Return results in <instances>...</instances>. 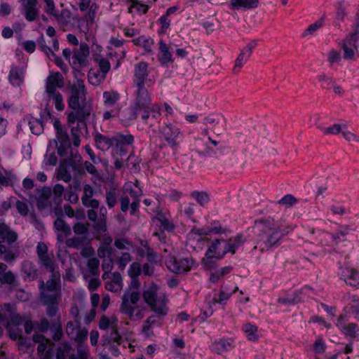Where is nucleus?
Wrapping results in <instances>:
<instances>
[{
  "instance_id": "obj_1",
  "label": "nucleus",
  "mask_w": 359,
  "mask_h": 359,
  "mask_svg": "<svg viewBox=\"0 0 359 359\" xmlns=\"http://www.w3.org/2000/svg\"><path fill=\"white\" fill-rule=\"evenodd\" d=\"M67 88L70 93L67 100L68 107L72 109L67 114V122L69 124L77 122L86 128V121L93 111V106L91 102L86 101L87 89L84 81L78 79Z\"/></svg>"
},
{
  "instance_id": "obj_2",
  "label": "nucleus",
  "mask_w": 359,
  "mask_h": 359,
  "mask_svg": "<svg viewBox=\"0 0 359 359\" xmlns=\"http://www.w3.org/2000/svg\"><path fill=\"white\" fill-rule=\"evenodd\" d=\"M64 191V187L60 184H55L53 189L46 186L36 189L37 196H35L34 199L38 210L51 209L53 204L54 209L58 208L62 202Z\"/></svg>"
},
{
  "instance_id": "obj_3",
  "label": "nucleus",
  "mask_w": 359,
  "mask_h": 359,
  "mask_svg": "<svg viewBox=\"0 0 359 359\" xmlns=\"http://www.w3.org/2000/svg\"><path fill=\"white\" fill-rule=\"evenodd\" d=\"M135 97L133 101V114L136 118L142 109H150L151 96L145 86H136Z\"/></svg>"
},
{
  "instance_id": "obj_4",
  "label": "nucleus",
  "mask_w": 359,
  "mask_h": 359,
  "mask_svg": "<svg viewBox=\"0 0 359 359\" xmlns=\"http://www.w3.org/2000/svg\"><path fill=\"white\" fill-rule=\"evenodd\" d=\"M61 293L55 292L47 294L44 292L41 293V299L44 305L47 306L46 313L48 317H54L58 311L57 305L60 301Z\"/></svg>"
},
{
  "instance_id": "obj_5",
  "label": "nucleus",
  "mask_w": 359,
  "mask_h": 359,
  "mask_svg": "<svg viewBox=\"0 0 359 359\" xmlns=\"http://www.w3.org/2000/svg\"><path fill=\"white\" fill-rule=\"evenodd\" d=\"M65 86V79L59 72H52L46 80V93L53 94L57 93V88H62Z\"/></svg>"
},
{
  "instance_id": "obj_6",
  "label": "nucleus",
  "mask_w": 359,
  "mask_h": 359,
  "mask_svg": "<svg viewBox=\"0 0 359 359\" xmlns=\"http://www.w3.org/2000/svg\"><path fill=\"white\" fill-rule=\"evenodd\" d=\"M140 294L138 292H126L122 297V302L121 305V311L127 314L131 318L135 311V307L129 305V300L132 304H136L139 301Z\"/></svg>"
},
{
  "instance_id": "obj_7",
  "label": "nucleus",
  "mask_w": 359,
  "mask_h": 359,
  "mask_svg": "<svg viewBox=\"0 0 359 359\" xmlns=\"http://www.w3.org/2000/svg\"><path fill=\"white\" fill-rule=\"evenodd\" d=\"M89 47L86 43H81L79 49H76L73 55V65L75 68H83L88 65Z\"/></svg>"
},
{
  "instance_id": "obj_8",
  "label": "nucleus",
  "mask_w": 359,
  "mask_h": 359,
  "mask_svg": "<svg viewBox=\"0 0 359 359\" xmlns=\"http://www.w3.org/2000/svg\"><path fill=\"white\" fill-rule=\"evenodd\" d=\"M144 302L151 307L152 311L158 314L165 316L167 313L165 304L162 302L159 305L156 304V293L152 290L144 291L142 294Z\"/></svg>"
},
{
  "instance_id": "obj_9",
  "label": "nucleus",
  "mask_w": 359,
  "mask_h": 359,
  "mask_svg": "<svg viewBox=\"0 0 359 359\" xmlns=\"http://www.w3.org/2000/svg\"><path fill=\"white\" fill-rule=\"evenodd\" d=\"M22 2V9L25 19L29 22L36 20L39 14L38 0H24Z\"/></svg>"
},
{
  "instance_id": "obj_10",
  "label": "nucleus",
  "mask_w": 359,
  "mask_h": 359,
  "mask_svg": "<svg viewBox=\"0 0 359 359\" xmlns=\"http://www.w3.org/2000/svg\"><path fill=\"white\" fill-rule=\"evenodd\" d=\"M166 265L167 268L175 273L187 272L191 268V263L187 258L177 261L175 257H170Z\"/></svg>"
},
{
  "instance_id": "obj_11",
  "label": "nucleus",
  "mask_w": 359,
  "mask_h": 359,
  "mask_svg": "<svg viewBox=\"0 0 359 359\" xmlns=\"http://www.w3.org/2000/svg\"><path fill=\"white\" fill-rule=\"evenodd\" d=\"M148 64L140 62L135 66L133 82L135 86H145V81L149 75Z\"/></svg>"
},
{
  "instance_id": "obj_12",
  "label": "nucleus",
  "mask_w": 359,
  "mask_h": 359,
  "mask_svg": "<svg viewBox=\"0 0 359 359\" xmlns=\"http://www.w3.org/2000/svg\"><path fill=\"white\" fill-rule=\"evenodd\" d=\"M46 289L48 291L60 292V275L59 272H52L51 277L47 280L46 285L43 280L40 283V289Z\"/></svg>"
},
{
  "instance_id": "obj_13",
  "label": "nucleus",
  "mask_w": 359,
  "mask_h": 359,
  "mask_svg": "<svg viewBox=\"0 0 359 359\" xmlns=\"http://www.w3.org/2000/svg\"><path fill=\"white\" fill-rule=\"evenodd\" d=\"M94 140L97 147L102 150L106 151L115 144V138H109L107 136L96 133L94 135Z\"/></svg>"
},
{
  "instance_id": "obj_14",
  "label": "nucleus",
  "mask_w": 359,
  "mask_h": 359,
  "mask_svg": "<svg viewBox=\"0 0 359 359\" xmlns=\"http://www.w3.org/2000/svg\"><path fill=\"white\" fill-rule=\"evenodd\" d=\"M58 144H57V151L59 156L63 157L67 156V149L71 147V142L69 135L67 133L57 135Z\"/></svg>"
},
{
  "instance_id": "obj_15",
  "label": "nucleus",
  "mask_w": 359,
  "mask_h": 359,
  "mask_svg": "<svg viewBox=\"0 0 359 359\" xmlns=\"http://www.w3.org/2000/svg\"><path fill=\"white\" fill-rule=\"evenodd\" d=\"M179 133L180 132L177 128L170 126H166L163 129L164 138L168 144L172 147L177 146L178 144L176 141V138L177 137Z\"/></svg>"
},
{
  "instance_id": "obj_16",
  "label": "nucleus",
  "mask_w": 359,
  "mask_h": 359,
  "mask_svg": "<svg viewBox=\"0 0 359 359\" xmlns=\"http://www.w3.org/2000/svg\"><path fill=\"white\" fill-rule=\"evenodd\" d=\"M259 0H231L230 6L232 9H253L258 7Z\"/></svg>"
},
{
  "instance_id": "obj_17",
  "label": "nucleus",
  "mask_w": 359,
  "mask_h": 359,
  "mask_svg": "<svg viewBox=\"0 0 359 359\" xmlns=\"http://www.w3.org/2000/svg\"><path fill=\"white\" fill-rule=\"evenodd\" d=\"M159 44V50L161 52V55H158V60L163 65H167L170 62H172V55L169 51V47L168 45L162 40H161L158 43Z\"/></svg>"
},
{
  "instance_id": "obj_18",
  "label": "nucleus",
  "mask_w": 359,
  "mask_h": 359,
  "mask_svg": "<svg viewBox=\"0 0 359 359\" xmlns=\"http://www.w3.org/2000/svg\"><path fill=\"white\" fill-rule=\"evenodd\" d=\"M17 233L11 231L9 226H0V243L5 241L8 243H12L17 240Z\"/></svg>"
},
{
  "instance_id": "obj_19",
  "label": "nucleus",
  "mask_w": 359,
  "mask_h": 359,
  "mask_svg": "<svg viewBox=\"0 0 359 359\" xmlns=\"http://www.w3.org/2000/svg\"><path fill=\"white\" fill-rule=\"evenodd\" d=\"M264 233L267 236V241L271 245L276 244L281 237L278 226H268Z\"/></svg>"
},
{
  "instance_id": "obj_20",
  "label": "nucleus",
  "mask_w": 359,
  "mask_h": 359,
  "mask_svg": "<svg viewBox=\"0 0 359 359\" xmlns=\"http://www.w3.org/2000/svg\"><path fill=\"white\" fill-rule=\"evenodd\" d=\"M54 17L60 27H63L64 29L70 24L72 19V13L68 9H62L60 14L57 12L56 15H54Z\"/></svg>"
},
{
  "instance_id": "obj_21",
  "label": "nucleus",
  "mask_w": 359,
  "mask_h": 359,
  "mask_svg": "<svg viewBox=\"0 0 359 359\" xmlns=\"http://www.w3.org/2000/svg\"><path fill=\"white\" fill-rule=\"evenodd\" d=\"M122 341V337L118 333L117 325L115 324L111 325L110 336L104 340L102 345H110L111 342H116L117 345H121Z\"/></svg>"
},
{
  "instance_id": "obj_22",
  "label": "nucleus",
  "mask_w": 359,
  "mask_h": 359,
  "mask_svg": "<svg viewBox=\"0 0 359 359\" xmlns=\"http://www.w3.org/2000/svg\"><path fill=\"white\" fill-rule=\"evenodd\" d=\"M106 75L99 70H94L90 69L88 74V78L90 83L94 86H98L103 80H104Z\"/></svg>"
},
{
  "instance_id": "obj_23",
  "label": "nucleus",
  "mask_w": 359,
  "mask_h": 359,
  "mask_svg": "<svg viewBox=\"0 0 359 359\" xmlns=\"http://www.w3.org/2000/svg\"><path fill=\"white\" fill-rule=\"evenodd\" d=\"M118 191L116 188H110L105 193L106 203L109 208H114L118 202Z\"/></svg>"
},
{
  "instance_id": "obj_24",
  "label": "nucleus",
  "mask_w": 359,
  "mask_h": 359,
  "mask_svg": "<svg viewBox=\"0 0 359 359\" xmlns=\"http://www.w3.org/2000/svg\"><path fill=\"white\" fill-rule=\"evenodd\" d=\"M60 316L54 320H51V329H55V332L53 336V339L55 341H59L61 340L63 336L62 327L60 320Z\"/></svg>"
},
{
  "instance_id": "obj_25",
  "label": "nucleus",
  "mask_w": 359,
  "mask_h": 359,
  "mask_svg": "<svg viewBox=\"0 0 359 359\" xmlns=\"http://www.w3.org/2000/svg\"><path fill=\"white\" fill-rule=\"evenodd\" d=\"M141 111H144L143 114L142 115V118L144 121L150 119L151 126H153L161 116L159 111H155L151 107L150 109H142Z\"/></svg>"
},
{
  "instance_id": "obj_26",
  "label": "nucleus",
  "mask_w": 359,
  "mask_h": 359,
  "mask_svg": "<svg viewBox=\"0 0 359 359\" xmlns=\"http://www.w3.org/2000/svg\"><path fill=\"white\" fill-rule=\"evenodd\" d=\"M47 97L48 100H53L55 109L57 110L62 111L65 109L63 96L60 92L54 93L53 94H47Z\"/></svg>"
},
{
  "instance_id": "obj_27",
  "label": "nucleus",
  "mask_w": 359,
  "mask_h": 359,
  "mask_svg": "<svg viewBox=\"0 0 359 359\" xmlns=\"http://www.w3.org/2000/svg\"><path fill=\"white\" fill-rule=\"evenodd\" d=\"M135 45L143 47L146 51L151 52V47L154 42L150 39H147L145 36H141L133 40Z\"/></svg>"
},
{
  "instance_id": "obj_28",
  "label": "nucleus",
  "mask_w": 359,
  "mask_h": 359,
  "mask_svg": "<svg viewBox=\"0 0 359 359\" xmlns=\"http://www.w3.org/2000/svg\"><path fill=\"white\" fill-rule=\"evenodd\" d=\"M342 49L344 50V57L345 59H353L355 55V49L353 46V44H351V39L349 38L346 39L343 41Z\"/></svg>"
},
{
  "instance_id": "obj_29",
  "label": "nucleus",
  "mask_w": 359,
  "mask_h": 359,
  "mask_svg": "<svg viewBox=\"0 0 359 359\" xmlns=\"http://www.w3.org/2000/svg\"><path fill=\"white\" fill-rule=\"evenodd\" d=\"M131 5L128 8V12L132 13L133 9L135 8L139 14H145L149 10V6L142 4L138 0H130Z\"/></svg>"
},
{
  "instance_id": "obj_30",
  "label": "nucleus",
  "mask_w": 359,
  "mask_h": 359,
  "mask_svg": "<svg viewBox=\"0 0 359 359\" xmlns=\"http://www.w3.org/2000/svg\"><path fill=\"white\" fill-rule=\"evenodd\" d=\"M231 270V266H225L221 270L216 271L210 274V280L212 283H217L223 276L229 273Z\"/></svg>"
},
{
  "instance_id": "obj_31",
  "label": "nucleus",
  "mask_w": 359,
  "mask_h": 359,
  "mask_svg": "<svg viewBox=\"0 0 359 359\" xmlns=\"http://www.w3.org/2000/svg\"><path fill=\"white\" fill-rule=\"evenodd\" d=\"M92 238L88 239L86 235H84L81 238L74 237L68 238L66 241V245L69 248H78L81 244L85 243L87 240L90 241Z\"/></svg>"
},
{
  "instance_id": "obj_32",
  "label": "nucleus",
  "mask_w": 359,
  "mask_h": 359,
  "mask_svg": "<svg viewBox=\"0 0 359 359\" xmlns=\"http://www.w3.org/2000/svg\"><path fill=\"white\" fill-rule=\"evenodd\" d=\"M243 330L248 334L249 340L257 341L258 339V336L256 334L257 331V326L251 323H246L243 325Z\"/></svg>"
},
{
  "instance_id": "obj_33",
  "label": "nucleus",
  "mask_w": 359,
  "mask_h": 359,
  "mask_svg": "<svg viewBox=\"0 0 359 359\" xmlns=\"http://www.w3.org/2000/svg\"><path fill=\"white\" fill-rule=\"evenodd\" d=\"M115 143L116 146L130 145L134 141V137L132 135H117V137L115 138Z\"/></svg>"
},
{
  "instance_id": "obj_34",
  "label": "nucleus",
  "mask_w": 359,
  "mask_h": 359,
  "mask_svg": "<svg viewBox=\"0 0 359 359\" xmlns=\"http://www.w3.org/2000/svg\"><path fill=\"white\" fill-rule=\"evenodd\" d=\"M29 128L33 134L40 135L43 130V122L39 119H32L29 122Z\"/></svg>"
},
{
  "instance_id": "obj_35",
  "label": "nucleus",
  "mask_w": 359,
  "mask_h": 359,
  "mask_svg": "<svg viewBox=\"0 0 359 359\" xmlns=\"http://www.w3.org/2000/svg\"><path fill=\"white\" fill-rule=\"evenodd\" d=\"M103 97L104 98V104L111 106L119 100V94L116 92H104Z\"/></svg>"
},
{
  "instance_id": "obj_36",
  "label": "nucleus",
  "mask_w": 359,
  "mask_h": 359,
  "mask_svg": "<svg viewBox=\"0 0 359 359\" xmlns=\"http://www.w3.org/2000/svg\"><path fill=\"white\" fill-rule=\"evenodd\" d=\"M100 261L96 257L90 258L87 263V266L93 276L99 274Z\"/></svg>"
},
{
  "instance_id": "obj_37",
  "label": "nucleus",
  "mask_w": 359,
  "mask_h": 359,
  "mask_svg": "<svg viewBox=\"0 0 359 359\" xmlns=\"http://www.w3.org/2000/svg\"><path fill=\"white\" fill-rule=\"evenodd\" d=\"M220 239H215L212 245L209 247L205 253V257L207 259H216V257L218 255L217 253V246L220 243Z\"/></svg>"
},
{
  "instance_id": "obj_38",
  "label": "nucleus",
  "mask_w": 359,
  "mask_h": 359,
  "mask_svg": "<svg viewBox=\"0 0 359 359\" xmlns=\"http://www.w3.org/2000/svg\"><path fill=\"white\" fill-rule=\"evenodd\" d=\"M233 241L232 238H229L227 241V244L225 247L224 250L222 253L218 252V255L216 257V259H220L224 257V256L228 252H231L232 254H235L236 252V248L238 246L236 243H231Z\"/></svg>"
},
{
  "instance_id": "obj_39",
  "label": "nucleus",
  "mask_w": 359,
  "mask_h": 359,
  "mask_svg": "<svg viewBox=\"0 0 359 359\" xmlns=\"http://www.w3.org/2000/svg\"><path fill=\"white\" fill-rule=\"evenodd\" d=\"M127 166L133 170L134 172H138L140 170V160L135 157L134 155L130 154L126 160Z\"/></svg>"
},
{
  "instance_id": "obj_40",
  "label": "nucleus",
  "mask_w": 359,
  "mask_h": 359,
  "mask_svg": "<svg viewBox=\"0 0 359 359\" xmlns=\"http://www.w3.org/2000/svg\"><path fill=\"white\" fill-rule=\"evenodd\" d=\"M191 196L197 200L198 203L203 206L209 201V196L206 192L194 191L191 193Z\"/></svg>"
},
{
  "instance_id": "obj_41",
  "label": "nucleus",
  "mask_w": 359,
  "mask_h": 359,
  "mask_svg": "<svg viewBox=\"0 0 359 359\" xmlns=\"http://www.w3.org/2000/svg\"><path fill=\"white\" fill-rule=\"evenodd\" d=\"M88 330L86 328L81 329L79 327L77 333L75 337L73 336L74 341L77 343V345H83L84 341L87 339Z\"/></svg>"
},
{
  "instance_id": "obj_42",
  "label": "nucleus",
  "mask_w": 359,
  "mask_h": 359,
  "mask_svg": "<svg viewBox=\"0 0 359 359\" xmlns=\"http://www.w3.org/2000/svg\"><path fill=\"white\" fill-rule=\"evenodd\" d=\"M350 273L348 276V283L351 286L355 287L359 285V273L355 269H347Z\"/></svg>"
},
{
  "instance_id": "obj_43",
  "label": "nucleus",
  "mask_w": 359,
  "mask_h": 359,
  "mask_svg": "<svg viewBox=\"0 0 359 359\" xmlns=\"http://www.w3.org/2000/svg\"><path fill=\"white\" fill-rule=\"evenodd\" d=\"M80 127H83L85 128L84 126H79L78 124V126L76 127H73L72 129H71V135L72 136V142H73V144L76 147H78L79 145H80V142H81V140H80V133H81V128Z\"/></svg>"
},
{
  "instance_id": "obj_44",
  "label": "nucleus",
  "mask_w": 359,
  "mask_h": 359,
  "mask_svg": "<svg viewBox=\"0 0 359 359\" xmlns=\"http://www.w3.org/2000/svg\"><path fill=\"white\" fill-rule=\"evenodd\" d=\"M56 229L61 232L57 234V239L60 242H62L65 237L72 233L70 226H56Z\"/></svg>"
},
{
  "instance_id": "obj_45",
  "label": "nucleus",
  "mask_w": 359,
  "mask_h": 359,
  "mask_svg": "<svg viewBox=\"0 0 359 359\" xmlns=\"http://www.w3.org/2000/svg\"><path fill=\"white\" fill-rule=\"evenodd\" d=\"M343 128H347L346 125L334 124L333 126L328 127L324 130V133L327 135H338L341 133Z\"/></svg>"
},
{
  "instance_id": "obj_46",
  "label": "nucleus",
  "mask_w": 359,
  "mask_h": 359,
  "mask_svg": "<svg viewBox=\"0 0 359 359\" xmlns=\"http://www.w3.org/2000/svg\"><path fill=\"white\" fill-rule=\"evenodd\" d=\"M23 270L26 277L29 280H35L38 276L37 270L32 269L31 264L24 265Z\"/></svg>"
},
{
  "instance_id": "obj_47",
  "label": "nucleus",
  "mask_w": 359,
  "mask_h": 359,
  "mask_svg": "<svg viewBox=\"0 0 359 359\" xmlns=\"http://www.w3.org/2000/svg\"><path fill=\"white\" fill-rule=\"evenodd\" d=\"M297 200L291 194H287L283 197L279 201L278 204L285 205L287 207H291L297 203Z\"/></svg>"
},
{
  "instance_id": "obj_48",
  "label": "nucleus",
  "mask_w": 359,
  "mask_h": 359,
  "mask_svg": "<svg viewBox=\"0 0 359 359\" xmlns=\"http://www.w3.org/2000/svg\"><path fill=\"white\" fill-rule=\"evenodd\" d=\"M245 53L244 51H241L238 55L237 59L236 60L235 65L233 67L234 72H238L240 69L242 68L243 64L247 61L245 58Z\"/></svg>"
},
{
  "instance_id": "obj_49",
  "label": "nucleus",
  "mask_w": 359,
  "mask_h": 359,
  "mask_svg": "<svg viewBox=\"0 0 359 359\" xmlns=\"http://www.w3.org/2000/svg\"><path fill=\"white\" fill-rule=\"evenodd\" d=\"M39 259L41 261L42 264L49 271L52 272H55V264L51 260L48 255H45L44 257H39Z\"/></svg>"
},
{
  "instance_id": "obj_50",
  "label": "nucleus",
  "mask_w": 359,
  "mask_h": 359,
  "mask_svg": "<svg viewBox=\"0 0 359 359\" xmlns=\"http://www.w3.org/2000/svg\"><path fill=\"white\" fill-rule=\"evenodd\" d=\"M9 79L13 84L20 85L22 77L17 69H12L10 72Z\"/></svg>"
},
{
  "instance_id": "obj_51",
  "label": "nucleus",
  "mask_w": 359,
  "mask_h": 359,
  "mask_svg": "<svg viewBox=\"0 0 359 359\" xmlns=\"http://www.w3.org/2000/svg\"><path fill=\"white\" fill-rule=\"evenodd\" d=\"M343 137L348 142H359L358 137L347 128H343L341 131Z\"/></svg>"
},
{
  "instance_id": "obj_52",
  "label": "nucleus",
  "mask_w": 359,
  "mask_h": 359,
  "mask_svg": "<svg viewBox=\"0 0 359 359\" xmlns=\"http://www.w3.org/2000/svg\"><path fill=\"white\" fill-rule=\"evenodd\" d=\"M131 278H137L141 273V266L138 262H133L130 267L128 271Z\"/></svg>"
},
{
  "instance_id": "obj_53",
  "label": "nucleus",
  "mask_w": 359,
  "mask_h": 359,
  "mask_svg": "<svg viewBox=\"0 0 359 359\" xmlns=\"http://www.w3.org/2000/svg\"><path fill=\"white\" fill-rule=\"evenodd\" d=\"M15 276L11 271H8L4 273V274L0 276V283L1 284H13L15 282Z\"/></svg>"
},
{
  "instance_id": "obj_54",
  "label": "nucleus",
  "mask_w": 359,
  "mask_h": 359,
  "mask_svg": "<svg viewBox=\"0 0 359 359\" xmlns=\"http://www.w3.org/2000/svg\"><path fill=\"white\" fill-rule=\"evenodd\" d=\"M32 340L36 344H40L43 342H46L50 347H53L55 344L49 339H47L44 335L40 334H34L32 337Z\"/></svg>"
},
{
  "instance_id": "obj_55",
  "label": "nucleus",
  "mask_w": 359,
  "mask_h": 359,
  "mask_svg": "<svg viewBox=\"0 0 359 359\" xmlns=\"http://www.w3.org/2000/svg\"><path fill=\"white\" fill-rule=\"evenodd\" d=\"M357 325L355 323H349L348 325L344 326L343 329L344 330V334L346 335H348L352 338H355L357 337L356 333Z\"/></svg>"
},
{
  "instance_id": "obj_56",
  "label": "nucleus",
  "mask_w": 359,
  "mask_h": 359,
  "mask_svg": "<svg viewBox=\"0 0 359 359\" xmlns=\"http://www.w3.org/2000/svg\"><path fill=\"white\" fill-rule=\"evenodd\" d=\"M98 62V65L100 72L104 73L105 75L110 69V63L109 61L106 58H101L100 60H97Z\"/></svg>"
},
{
  "instance_id": "obj_57",
  "label": "nucleus",
  "mask_w": 359,
  "mask_h": 359,
  "mask_svg": "<svg viewBox=\"0 0 359 359\" xmlns=\"http://www.w3.org/2000/svg\"><path fill=\"white\" fill-rule=\"evenodd\" d=\"M323 25V18H320L317 22L313 24L310 25L307 29L305 32L304 35L306 34H312L314 32H316L318 29L320 28Z\"/></svg>"
},
{
  "instance_id": "obj_58",
  "label": "nucleus",
  "mask_w": 359,
  "mask_h": 359,
  "mask_svg": "<svg viewBox=\"0 0 359 359\" xmlns=\"http://www.w3.org/2000/svg\"><path fill=\"white\" fill-rule=\"evenodd\" d=\"M37 329L41 332H46L49 329H51V322L50 323L46 318L41 319L37 324Z\"/></svg>"
},
{
  "instance_id": "obj_59",
  "label": "nucleus",
  "mask_w": 359,
  "mask_h": 359,
  "mask_svg": "<svg viewBox=\"0 0 359 359\" xmlns=\"http://www.w3.org/2000/svg\"><path fill=\"white\" fill-rule=\"evenodd\" d=\"M131 260V256L128 252H124L122 254V256L118 259V268L123 271L126 264Z\"/></svg>"
},
{
  "instance_id": "obj_60",
  "label": "nucleus",
  "mask_w": 359,
  "mask_h": 359,
  "mask_svg": "<svg viewBox=\"0 0 359 359\" xmlns=\"http://www.w3.org/2000/svg\"><path fill=\"white\" fill-rule=\"evenodd\" d=\"M83 205L86 208H91L93 209H97L100 206V202L93 198H88L86 200L81 198Z\"/></svg>"
},
{
  "instance_id": "obj_61",
  "label": "nucleus",
  "mask_w": 359,
  "mask_h": 359,
  "mask_svg": "<svg viewBox=\"0 0 359 359\" xmlns=\"http://www.w3.org/2000/svg\"><path fill=\"white\" fill-rule=\"evenodd\" d=\"M349 39L354 49L359 55V32L356 30L354 33L350 34Z\"/></svg>"
},
{
  "instance_id": "obj_62",
  "label": "nucleus",
  "mask_w": 359,
  "mask_h": 359,
  "mask_svg": "<svg viewBox=\"0 0 359 359\" xmlns=\"http://www.w3.org/2000/svg\"><path fill=\"white\" fill-rule=\"evenodd\" d=\"M46 4L45 11L53 16L56 15V8L53 0H43Z\"/></svg>"
},
{
  "instance_id": "obj_63",
  "label": "nucleus",
  "mask_w": 359,
  "mask_h": 359,
  "mask_svg": "<svg viewBox=\"0 0 359 359\" xmlns=\"http://www.w3.org/2000/svg\"><path fill=\"white\" fill-rule=\"evenodd\" d=\"M57 178L65 181V182H68L71 180L72 176L67 168H62L59 170Z\"/></svg>"
},
{
  "instance_id": "obj_64",
  "label": "nucleus",
  "mask_w": 359,
  "mask_h": 359,
  "mask_svg": "<svg viewBox=\"0 0 359 359\" xmlns=\"http://www.w3.org/2000/svg\"><path fill=\"white\" fill-rule=\"evenodd\" d=\"M15 207L18 212L23 216H25L28 213V206L26 203L22 202L21 201H17L15 203Z\"/></svg>"
}]
</instances>
